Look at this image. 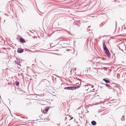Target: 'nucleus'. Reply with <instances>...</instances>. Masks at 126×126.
Wrapping results in <instances>:
<instances>
[{
  "instance_id": "1",
  "label": "nucleus",
  "mask_w": 126,
  "mask_h": 126,
  "mask_svg": "<svg viewBox=\"0 0 126 126\" xmlns=\"http://www.w3.org/2000/svg\"><path fill=\"white\" fill-rule=\"evenodd\" d=\"M76 87H65L64 88L65 89L68 90H74L76 89Z\"/></svg>"
},
{
  "instance_id": "2",
  "label": "nucleus",
  "mask_w": 126,
  "mask_h": 126,
  "mask_svg": "<svg viewBox=\"0 0 126 126\" xmlns=\"http://www.w3.org/2000/svg\"><path fill=\"white\" fill-rule=\"evenodd\" d=\"M104 51L106 52V54L107 55L108 57H109L110 56V54L109 50L108 49L104 50Z\"/></svg>"
},
{
  "instance_id": "3",
  "label": "nucleus",
  "mask_w": 126,
  "mask_h": 126,
  "mask_svg": "<svg viewBox=\"0 0 126 126\" xmlns=\"http://www.w3.org/2000/svg\"><path fill=\"white\" fill-rule=\"evenodd\" d=\"M17 52L19 53H21L23 52V50L21 48H19L17 50Z\"/></svg>"
},
{
  "instance_id": "4",
  "label": "nucleus",
  "mask_w": 126,
  "mask_h": 126,
  "mask_svg": "<svg viewBox=\"0 0 126 126\" xmlns=\"http://www.w3.org/2000/svg\"><path fill=\"white\" fill-rule=\"evenodd\" d=\"M20 41L22 43H24L25 42L24 40L22 38H20Z\"/></svg>"
},
{
  "instance_id": "5",
  "label": "nucleus",
  "mask_w": 126,
  "mask_h": 126,
  "mask_svg": "<svg viewBox=\"0 0 126 126\" xmlns=\"http://www.w3.org/2000/svg\"><path fill=\"white\" fill-rule=\"evenodd\" d=\"M103 48L104 50L108 49L105 44V43H103Z\"/></svg>"
},
{
  "instance_id": "6",
  "label": "nucleus",
  "mask_w": 126,
  "mask_h": 126,
  "mask_svg": "<svg viewBox=\"0 0 126 126\" xmlns=\"http://www.w3.org/2000/svg\"><path fill=\"white\" fill-rule=\"evenodd\" d=\"M103 80L105 81L106 83H110V81H109V80H106L105 79H103Z\"/></svg>"
},
{
  "instance_id": "7",
  "label": "nucleus",
  "mask_w": 126,
  "mask_h": 126,
  "mask_svg": "<svg viewBox=\"0 0 126 126\" xmlns=\"http://www.w3.org/2000/svg\"><path fill=\"white\" fill-rule=\"evenodd\" d=\"M91 124L93 125H95L96 124V123L94 121H92L91 122Z\"/></svg>"
},
{
  "instance_id": "8",
  "label": "nucleus",
  "mask_w": 126,
  "mask_h": 126,
  "mask_svg": "<svg viewBox=\"0 0 126 126\" xmlns=\"http://www.w3.org/2000/svg\"><path fill=\"white\" fill-rule=\"evenodd\" d=\"M15 83H16V86H18V85L19 84V82H18V81H16L15 82Z\"/></svg>"
},
{
  "instance_id": "9",
  "label": "nucleus",
  "mask_w": 126,
  "mask_h": 126,
  "mask_svg": "<svg viewBox=\"0 0 126 126\" xmlns=\"http://www.w3.org/2000/svg\"><path fill=\"white\" fill-rule=\"evenodd\" d=\"M49 108H45V110L46 112L48 111L49 110Z\"/></svg>"
},
{
  "instance_id": "10",
  "label": "nucleus",
  "mask_w": 126,
  "mask_h": 126,
  "mask_svg": "<svg viewBox=\"0 0 126 126\" xmlns=\"http://www.w3.org/2000/svg\"><path fill=\"white\" fill-rule=\"evenodd\" d=\"M76 87V89L77 88H79L80 87V86H77V87Z\"/></svg>"
},
{
  "instance_id": "11",
  "label": "nucleus",
  "mask_w": 126,
  "mask_h": 126,
  "mask_svg": "<svg viewBox=\"0 0 126 126\" xmlns=\"http://www.w3.org/2000/svg\"><path fill=\"white\" fill-rule=\"evenodd\" d=\"M81 82H80V84H81Z\"/></svg>"
}]
</instances>
